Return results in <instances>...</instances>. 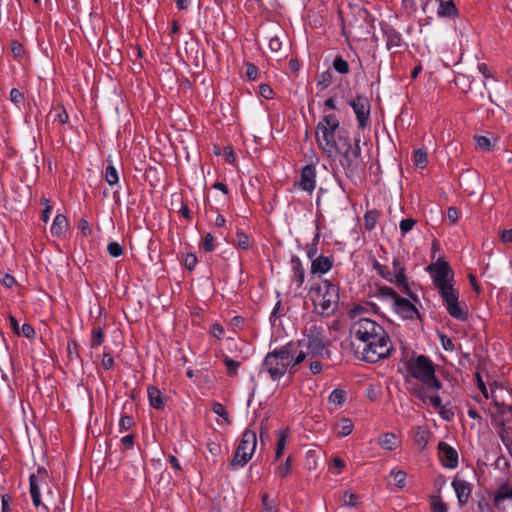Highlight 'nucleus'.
I'll list each match as a JSON object with an SVG mask.
<instances>
[{"label": "nucleus", "instance_id": "1", "mask_svg": "<svg viewBox=\"0 0 512 512\" xmlns=\"http://www.w3.org/2000/svg\"><path fill=\"white\" fill-rule=\"evenodd\" d=\"M350 345L354 356L368 363H377L391 355L390 337L375 320L360 317L350 326Z\"/></svg>", "mask_w": 512, "mask_h": 512}, {"label": "nucleus", "instance_id": "2", "mask_svg": "<svg viewBox=\"0 0 512 512\" xmlns=\"http://www.w3.org/2000/svg\"><path fill=\"white\" fill-rule=\"evenodd\" d=\"M302 342H288L268 352L261 364L259 375L266 374L269 379L278 382L287 372L293 374L295 367L306 358L305 350L300 349Z\"/></svg>", "mask_w": 512, "mask_h": 512}, {"label": "nucleus", "instance_id": "3", "mask_svg": "<svg viewBox=\"0 0 512 512\" xmlns=\"http://www.w3.org/2000/svg\"><path fill=\"white\" fill-rule=\"evenodd\" d=\"M339 155V162L348 178L358 176L362 167L361 147L359 140L351 142L347 135L338 133V146L335 156Z\"/></svg>", "mask_w": 512, "mask_h": 512}, {"label": "nucleus", "instance_id": "4", "mask_svg": "<svg viewBox=\"0 0 512 512\" xmlns=\"http://www.w3.org/2000/svg\"><path fill=\"white\" fill-rule=\"evenodd\" d=\"M346 133L340 130V121L335 114L325 115L317 124L315 138L319 147L328 157H334L338 146V133Z\"/></svg>", "mask_w": 512, "mask_h": 512}, {"label": "nucleus", "instance_id": "5", "mask_svg": "<svg viewBox=\"0 0 512 512\" xmlns=\"http://www.w3.org/2000/svg\"><path fill=\"white\" fill-rule=\"evenodd\" d=\"M408 373L419 380L428 390L439 391L441 382L436 378L433 362L425 355L411 357L406 362Z\"/></svg>", "mask_w": 512, "mask_h": 512}, {"label": "nucleus", "instance_id": "6", "mask_svg": "<svg viewBox=\"0 0 512 512\" xmlns=\"http://www.w3.org/2000/svg\"><path fill=\"white\" fill-rule=\"evenodd\" d=\"M314 310L322 316L334 313L339 302V288L329 280L322 281L312 293Z\"/></svg>", "mask_w": 512, "mask_h": 512}, {"label": "nucleus", "instance_id": "7", "mask_svg": "<svg viewBox=\"0 0 512 512\" xmlns=\"http://www.w3.org/2000/svg\"><path fill=\"white\" fill-rule=\"evenodd\" d=\"M342 29L346 36L366 40L374 31V20L366 9L358 8L353 11L347 24L343 21Z\"/></svg>", "mask_w": 512, "mask_h": 512}, {"label": "nucleus", "instance_id": "8", "mask_svg": "<svg viewBox=\"0 0 512 512\" xmlns=\"http://www.w3.org/2000/svg\"><path fill=\"white\" fill-rule=\"evenodd\" d=\"M427 270L433 278L435 287L438 289L440 295L455 291L452 285L454 272L450 265L446 261L438 260L435 263L430 264Z\"/></svg>", "mask_w": 512, "mask_h": 512}, {"label": "nucleus", "instance_id": "9", "mask_svg": "<svg viewBox=\"0 0 512 512\" xmlns=\"http://www.w3.org/2000/svg\"><path fill=\"white\" fill-rule=\"evenodd\" d=\"M257 446V435L254 429L248 427L242 435L235 455L231 461L233 467H243L252 458Z\"/></svg>", "mask_w": 512, "mask_h": 512}, {"label": "nucleus", "instance_id": "10", "mask_svg": "<svg viewBox=\"0 0 512 512\" xmlns=\"http://www.w3.org/2000/svg\"><path fill=\"white\" fill-rule=\"evenodd\" d=\"M348 104L355 113L359 129H365L370 119L371 104L369 99L366 96L357 95L355 98L351 99Z\"/></svg>", "mask_w": 512, "mask_h": 512}, {"label": "nucleus", "instance_id": "11", "mask_svg": "<svg viewBox=\"0 0 512 512\" xmlns=\"http://www.w3.org/2000/svg\"><path fill=\"white\" fill-rule=\"evenodd\" d=\"M448 313L455 319L466 321L468 319V308L465 303L458 300V292L452 291L441 296Z\"/></svg>", "mask_w": 512, "mask_h": 512}, {"label": "nucleus", "instance_id": "12", "mask_svg": "<svg viewBox=\"0 0 512 512\" xmlns=\"http://www.w3.org/2000/svg\"><path fill=\"white\" fill-rule=\"evenodd\" d=\"M298 342H302L300 349L303 347L306 348L307 357H329L330 352L328 350V343L326 338H313L310 340H299Z\"/></svg>", "mask_w": 512, "mask_h": 512}, {"label": "nucleus", "instance_id": "13", "mask_svg": "<svg viewBox=\"0 0 512 512\" xmlns=\"http://www.w3.org/2000/svg\"><path fill=\"white\" fill-rule=\"evenodd\" d=\"M49 478L48 472L45 467H38L37 472L30 475L29 484H30V494L33 501V504L36 507L41 505V495H40V482H47Z\"/></svg>", "mask_w": 512, "mask_h": 512}, {"label": "nucleus", "instance_id": "14", "mask_svg": "<svg viewBox=\"0 0 512 512\" xmlns=\"http://www.w3.org/2000/svg\"><path fill=\"white\" fill-rule=\"evenodd\" d=\"M438 450L439 459L444 467L454 469L458 466V453L452 446L441 441L438 444Z\"/></svg>", "mask_w": 512, "mask_h": 512}, {"label": "nucleus", "instance_id": "15", "mask_svg": "<svg viewBox=\"0 0 512 512\" xmlns=\"http://www.w3.org/2000/svg\"><path fill=\"white\" fill-rule=\"evenodd\" d=\"M310 195L316 186V170L313 165H306L301 170L300 180L295 184Z\"/></svg>", "mask_w": 512, "mask_h": 512}, {"label": "nucleus", "instance_id": "16", "mask_svg": "<svg viewBox=\"0 0 512 512\" xmlns=\"http://www.w3.org/2000/svg\"><path fill=\"white\" fill-rule=\"evenodd\" d=\"M451 485H452L453 489L455 490L459 505L463 506V505L467 504V502L471 496V492H472L471 484L465 480H460L458 478H455L452 481Z\"/></svg>", "mask_w": 512, "mask_h": 512}, {"label": "nucleus", "instance_id": "17", "mask_svg": "<svg viewBox=\"0 0 512 512\" xmlns=\"http://www.w3.org/2000/svg\"><path fill=\"white\" fill-rule=\"evenodd\" d=\"M393 307L395 311L405 319H412L418 311L416 307L407 299L398 296L393 301Z\"/></svg>", "mask_w": 512, "mask_h": 512}, {"label": "nucleus", "instance_id": "18", "mask_svg": "<svg viewBox=\"0 0 512 512\" xmlns=\"http://www.w3.org/2000/svg\"><path fill=\"white\" fill-rule=\"evenodd\" d=\"M404 267L398 259L393 260V271L388 272V276H384L390 282H395L397 286L403 287L407 292L409 290L407 279L404 274Z\"/></svg>", "mask_w": 512, "mask_h": 512}, {"label": "nucleus", "instance_id": "19", "mask_svg": "<svg viewBox=\"0 0 512 512\" xmlns=\"http://www.w3.org/2000/svg\"><path fill=\"white\" fill-rule=\"evenodd\" d=\"M426 387H420L417 389H414V394L417 398H419L424 404L429 403L433 408H435L437 411L443 406L440 396L438 395V391H434L433 394L427 393Z\"/></svg>", "mask_w": 512, "mask_h": 512}, {"label": "nucleus", "instance_id": "20", "mask_svg": "<svg viewBox=\"0 0 512 512\" xmlns=\"http://www.w3.org/2000/svg\"><path fill=\"white\" fill-rule=\"evenodd\" d=\"M333 266V258L328 256H317L311 262V273L312 274H325L327 273Z\"/></svg>", "mask_w": 512, "mask_h": 512}, {"label": "nucleus", "instance_id": "21", "mask_svg": "<svg viewBox=\"0 0 512 512\" xmlns=\"http://www.w3.org/2000/svg\"><path fill=\"white\" fill-rule=\"evenodd\" d=\"M290 266L292 271V280L297 283L298 287H301L305 280V269L300 258L298 256H292Z\"/></svg>", "mask_w": 512, "mask_h": 512}, {"label": "nucleus", "instance_id": "22", "mask_svg": "<svg viewBox=\"0 0 512 512\" xmlns=\"http://www.w3.org/2000/svg\"><path fill=\"white\" fill-rule=\"evenodd\" d=\"M69 228V222L65 215L57 214L51 226V234L56 237L63 236Z\"/></svg>", "mask_w": 512, "mask_h": 512}, {"label": "nucleus", "instance_id": "23", "mask_svg": "<svg viewBox=\"0 0 512 512\" xmlns=\"http://www.w3.org/2000/svg\"><path fill=\"white\" fill-rule=\"evenodd\" d=\"M383 32L386 38V48L389 51L402 46L401 34L397 32L394 28L386 27L383 30Z\"/></svg>", "mask_w": 512, "mask_h": 512}, {"label": "nucleus", "instance_id": "24", "mask_svg": "<svg viewBox=\"0 0 512 512\" xmlns=\"http://www.w3.org/2000/svg\"><path fill=\"white\" fill-rule=\"evenodd\" d=\"M506 499H512V486L508 483H503L498 487L494 494V506L501 509V505Z\"/></svg>", "mask_w": 512, "mask_h": 512}, {"label": "nucleus", "instance_id": "25", "mask_svg": "<svg viewBox=\"0 0 512 512\" xmlns=\"http://www.w3.org/2000/svg\"><path fill=\"white\" fill-rule=\"evenodd\" d=\"M437 13L440 17H455L458 11L453 0H439Z\"/></svg>", "mask_w": 512, "mask_h": 512}, {"label": "nucleus", "instance_id": "26", "mask_svg": "<svg viewBox=\"0 0 512 512\" xmlns=\"http://www.w3.org/2000/svg\"><path fill=\"white\" fill-rule=\"evenodd\" d=\"M147 393L150 405L155 409H162L164 403L162 400L161 391L155 386H149L147 389Z\"/></svg>", "mask_w": 512, "mask_h": 512}, {"label": "nucleus", "instance_id": "27", "mask_svg": "<svg viewBox=\"0 0 512 512\" xmlns=\"http://www.w3.org/2000/svg\"><path fill=\"white\" fill-rule=\"evenodd\" d=\"M353 427V423L349 418H341L335 425V431L339 437H345L351 434Z\"/></svg>", "mask_w": 512, "mask_h": 512}, {"label": "nucleus", "instance_id": "28", "mask_svg": "<svg viewBox=\"0 0 512 512\" xmlns=\"http://www.w3.org/2000/svg\"><path fill=\"white\" fill-rule=\"evenodd\" d=\"M289 438V430L284 429L279 431L277 436V444H276V451H275V459L278 460L284 453L287 441Z\"/></svg>", "mask_w": 512, "mask_h": 512}, {"label": "nucleus", "instance_id": "29", "mask_svg": "<svg viewBox=\"0 0 512 512\" xmlns=\"http://www.w3.org/2000/svg\"><path fill=\"white\" fill-rule=\"evenodd\" d=\"M494 402L495 405L499 408L500 413L503 415V427L507 429H512V425H510V422H512V406L504 404L500 405L496 400H494Z\"/></svg>", "mask_w": 512, "mask_h": 512}, {"label": "nucleus", "instance_id": "30", "mask_svg": "<svg viewBox=\"0 0 512 512\" xmlns=\"http://www.w3.org/2000/svg\"><path fill=\"white\" fill-rule=\"evenodd\" d=\"M380 445L386 450H394L398 446V439L393 433H385L380 439Z\"/></svg>", "mask_w": 512, "mask_h": 512}, {"label": "nucleus", "instance_id": "31", "mask_svg": "<svg viewBox=\"0 0 512 512\" xmlns=\"http://www.w3.org/2000/svg\"><path fill=\"white\" fill-rule=\"evenodd\" d=\"M379 218V212L375 209L367 211L364 215V226L366 230L371 231L376 227Z\"/></svg>", "mask_w": 512, "mask_h": 512}, {"label": "nucleus", "instance_id": "32", "mask_svg": "<svg viewBox=\"0 0 512 512\" xmlns=\"http://www.w3.org/2000/svg\"><path fill=\"white\" fill-rule=\"evenodd\" d=\"M413 161L418 168H425L428 163V154L423 149H416L413 152Z\"/></svg>", "mask_w": 512, "mask_h": 512}, {"label": "nucleus", "instance_id": "33", "mask_svg": "<svg viewBox=\"0 0 512 512\" xmlns=\"http://www.w3.org/2000/svg\"><path fill=\"white\" fill-rule=\"evenodd\" d=\"M50 116L53 117L54 121H58L60 124H66L69 120L68 113L63 106L56 107L50 113Z\"/></svg>", "mask_w": 512, "mask_h": 512}, {"label": "nucleus", "instance_id": "34", "mask_svg": "<svg viewBox=\"0 0 512 512\" xmlns=\"http://www.w3.org/2000/svg\"><path fill=\"white\" fill-rule=\"evenodd\" d=\"M328 400L329 403L340 406L346 400V392L341 389H335L330 393Z\"/></svg>", "mask_w": 512, "mask_h": 512}, {"label": "nucleus", "instance_id": "35", "mask_svg": "<svg viewBox=\"0 0 512 512\" xmlns=\"http://www.w3.org/2000/svg\"><path fill=\"white\" fill-rule=\"evenodd\" d=\"M304 340H310L313 338H325L324 329L322 326H317L316 324H312L309 328L306 329Z\"/></svg>", "mask_w": 512, "mask_h": 512}, {"label": "nucleus", "instance_id": "36", "mask_svg": "<svg viewBox=\"0 0 512 512\" xmlns=\"http://www.w3.org/2000/svg\"><path fill=\"white\" fill-rule=\"evenodd\" d=\"M235 244L241 249L248 250L251 246L250 238L243 231H237Z\"/></svg>", "mask_w": 512, "mask_h": 512}, {"label": "nucleus", "instance_id": "37", "mask_svg": "<svg viewBox=\"0 0 512 512\" xmlns=\"http://www.w3.org/2000/svg\"><path fill=\"white\" fill-rule=\"evenodd\" d=\"M342 504L347 507H354L358 504L359 496L353 492L345 491L341 497Z\"/></svg>", "mask_w": 512, "mask_h": 512}, {"label": "nucleus", "instance_id": "38", "mask_svg": "<svg viewBox=\"0 0 512 512\" xmlns=\"http://www.w3.org/2000/svg\"><path fill=\"white\" fill-rule=\"evenodd\" d=\"M223 362L227 368V373L231 376L238 375V368L240 367V362L235 361L228 356L223 357Z\"/></svg>", "mask_w": 512, "mask_h": 512}, {"label": "nucleus", "instance_id": "39", "mask_svg": "<svg viewBox=\"0 0 512 512\" xmlns=\"http://www.w3.org/2000/svg\"><path fill=\"white\" fill-rule=\"evenodd\" d=\"M105 180L111 186L118 183V181H119L118 172L113 165H108L106 167Z\"/></svg>", "mask_w": 512, "mask_h": 512}, {"label": "nucleus", "instance_id": "40", "mask_svg": "<svg viewBox=\"0 0 512 512\" xmlns=\"http://www.w3.org/2000/svg\"><path fill=\"white\" fill-rule=\"evenodd\" d=\"M414 441L419 447L424 448L428 443L427 431L418 427L414 435Z\"/></svg>", "mask_w": 512, "mask_h": 512}, {"label": "nucleus", "instance_id": "41", "mask_svg": "<svg viewBox=\"0 0 512 512\" xmlns=\"http://www.w3.org/2000/svg\"><path fill=\"white\" fill-rule=\"evenodd\" d=\"M333 68L340 74L349 72V64L341 56H336L333 61Z\"/></svg>", "mask_w": 512, "mask_h": 512}, {"label": "nucleus", "instance_id": "42", "mask_svg": "<svg viewBox=\"0 0 512 512\" xmlns=\"http://www.w3.org/2000/svg\"><path fill=\"white\" fill-rule=\"evenodd\" d=\"M104 341V332L101 327H95L92 330L91 346L97 347Z\"/></svg>", "mask_w": 512, "mask_h": 512}, {"label": "nucleus", "instance_id": "43", "mask_svg": "<svg viewBox=\"0 0 512 512\" xmlns=\"http://www.w3.org/2000/svg\"><path fill=\"white\" fill-rule=\"evenodd\" d=\"M291 472V457H287L286 461L279 465L276 469V474L280 477V478H285L286 476L289 475V473Z\"/></svg>", "mask_w": 512, "mask_h": 512}, {"label": "nucleus", "instance_id": "44", "mask_svg": "<svg viewBox=\"0 0 512 512\" xmlns=\"http://www.w3.org/2000/svg\"><path fill=\"white\" fill-rule=\"evenodd\" d=\"M416 220L413 219V218H407V219H403L401 220L400 222V231L402 233V235H405L407 234L408 232H410L413 227L416 225Z\"/></svg>", "mask_w": 512, "mask_h": 512}, {"label": "nucleus", "instance_id": "45", "mask_svg": "<svg viewBox=\"0 0 512 512\" xmlns=\"http://www.w3.org/2000/svg\"><path fill=\"white\" fill-rule=\"evenodd\" d=\"M391 476H393L395 482H396V486L399 487V488H403L405 486V480H406V472L403 471V470H398V471H394L392 470L391 471Z\"/></svg>", "mask_w": 512, "mask_h": 512}, {"label": "nucleus", "instance_id": "46", "mask_svg": "<svg viewBox=\"0 0 512 512\" xmlns=\"http://www.w3.org/2000/svg\"><path fill=\"white\" fill-rule=\"evenodd\" d=\"M212 411L217 414L218 416L222 417L226 422H230L229 420V415L224 407V405H222L221 403L219 402H214L213 405H212Z\"/></svg>", "mask_w": 512, "mask_h": 512}, {"label": "nucleus", "instance_id": "47", "mask_svg": "<svg viewBox=\"0 0 512 512\" xmlns=\"http://www.w3.org/2000/svg\"><path fill=\"white\" fill-rule=\"evenodd\" d=\"M262 506L265 512H278L277 506L272 500L269 499L268 494L262 495Z\"/></svg>", "mask_w": 512, "mask_h": 512}, {"label": "nucleus", "instance_id": "48", "mask_svg": "<svg viewBox=\"0 0 512 512\" xmlns=\"http://www.w3.org/2000/svg\"><path fill=\"white\" fill-rule=\"evenodd\" d=\"M107 251L112 257H119L123 254V248L118 242H110L107 246Z\"/></svg>", "mask_w": 512, "mask_h": 512}, {"label": "nucleus", "instance_id": "49", "mask_svg": "<svg viewBox=\"0 0 512 512\" xmlns=\"http://www.w3.org/2000/svg\"><path fill=\"white\" fill-rule=\"evenodd\" d=\"M215 238L211 233H207L203 237V249L206 252H211L215 249Z\"/></svg>", "mask_w": 512, "mask_h": 512}, {"label": "nucleus", "instance_id": "50", "mask_svg": "<svg viewBox=\"0 0 512 512\" xmlns=\"http://www.w3.org/2000/svg\"><path fill=\"white\" fill-rule=\"evenodd\" d=\"M318 241H319V236L316 235L313 239V242L308 246V249H307V257L311 260V262L313 261V259H315L317 257V245H318Z\"/></svg>", "mask_w": 512, "mask_h": 512}, {"label": "nucleus", "instance_id": "51", "mask_svg": "<svg viewBox=\"0 0 512 512\" xmlns=\"http://www.w3.org/2000/svg\"><path fill=\"white\" fill-rule=\"evenodd\" d=\"M438 413L440 414L442 419L446 421H451L455 415L453 409L451 407H448V405L441 406V408L438 410Z\"/></svg>", "mask_w": 512, "mask_h": 512}, {"label": "nucleus", "instance_id": "52", "mask_svg": "<svg viewBox=\"0 0 512 512\" xmlns=\"http://www.w3.org/2000/svg\"><path fill=\"white\" fill-rule=\"evenodd\" d=\"M475 140H476L477 146L481 150H483V151L490 150V148H491V141H490V139L488 137H486V136H476Z\"/></svg>", "mask_w": 512, "mask_h": 512}, {"label": "nucleus", "instance_id": "53", "mask_svg": "<svg viewBox=\"0 0 512 512\" xmlns=\"http://www.w3.org/2000/svg\"><path fill=\"white\" fill-rule=\"evenodd\" d=\"M196 264H197V257L194 254L188 253L185 255L184 265L188 270L192 271L195 268Z\"/></svg>", "mask_w": 512, "mask_h": 512}, {"label": "nucleus", "instance_id": "54", "mask_svg": "<svg viewBox=\"0 0 512 512\" xmlns=\"http://www.w3.org/2000/svg\"><path fill=\"white\" fill-rule=\"evenodd\" d=\"M282 48V41L280 40V38L275 35V36H272L270 39H269V49L272 51V52H279Z\"/></svg>", "mask_w": 512, "mask_h": 512}, {"label": "nucleus", "instance_id": "55", "mask_svg": "<svg viewBox=\"0 0 512 512\" xmlns=\"http://www.w3.org/2000/svg\"><path fill=\"white\" fill-rule=\"evenodd\" d=\"M20 334L24 335L28 339H32L35 337V329L32 325L25 323L20 328Z\"/></svg>", "mask_w": 512, "mask_h": 512}, {"label": "nucleus", "instance_id": "56", "mask_svg": "<svg viewBox=\"0 0 512 512\" xmlns=\"http://www.w3.org/2000/svg\"><path fill=\"white\" fill-rule=\"evenodd\" d=\"M134 425V419L131 416H122L120 419L119 426L123 430H129Z\"/></svg>", "mask_w": 512, "mask_h": 512}, {"label": "nucleus", "instance_id": "57", "mask_svg": "<svg viewBox=\"0 0 512 512\" xmlns=\"http://www.w3.org/2000/svg\"><path fill=\"white\" fill-rule=\"evenodd\" d=\"M432 512H447L446 505L441 501L440 498H434L432 501Z\"/></svg>", "mask_w": 512, "mask_h": 512}, {"label": "nucleus", "instance_id": "58", "mask_svg": "<svg viewBox=\"0 0 512 512\" xmlns=\"http://www.w3.org/2000/svg\"><path fill=\"white\" fill-rule=\"evenodd\" d=\"M380 293L382 296L390 298L392 301H394L399 296L394 289L387 286L381 287Z\"/></svg>", "mask_w": 512, "mask_h": 512}, {"label": "nucleus", "instance_id": "59", "mask_svg": "<svg viewBox=\"0 0 512 512\" xmlns=\"http://www.w3.org/2000/svg\"><path fill=\"white\" fill-rule=\"evenodd\" d=\"M259 93L260 95L265 99H271L273 97V90L272 88L267 84H262L259 87Z\"/></svg>", "mask_w": 512, "mask_h": 512}, {"label": "nucleus", "instance_id": "60", "mask_svg": "<svg viewBox=\"0 0 512 512\" xmlns=\"http://www.w3.org/2000/svg\"><path fill=\"white\" fill-rule=\"evenodd\" d=\"M441 344L444 350L446 351H453L454 350V343L451 338H449L446 335L440 336Z\"/></svg>", "mask_w": 512, "mask_h": 512}, {"label": "nucleus", "instance_id": "61", "mask_svg": "<svg viewBox=\"0 0 512 512\" xmlns=\"http://www.w3.org/2000/svg\"><path fill=\"white\" fill-rule=\"evenodd\" d=\"M101 364L105 370H109L114 366V359L109 353H105Z\"/></svg>", "mask_w": 512, "mask_h": 512}, {"label": "nucleus", "instance_id": "62", "mask_svg": "<svg viewBox=\"0 0 512 512\" xmlns=\"http://www.w3.org/2000/svg\"><path fill=\"white\" fill-rule=\"evenodd\" d=\"M447 218L451 223H456L459 219V211L455 207H449L447 210Z\"/></svg>", "mask_w": 512, "mask_h": 512}, {"label": "nucleus", "instance_id": "63", "mask_svg": "<svg viewBox=\"0 0 512 512\" xmlns=\"http://www.w3.org/2000/svg\"><path fill=\"white\" fill-rule=\"evenodd\" d=\"M23 99H24V96H23V94L18 89L13 88L10 91V100L12 102L20 103V102L23 101Z\"/></svg>", "mask_w": 512, "mask_h": 512}, {"label": "nucleus", "instance_id": "64", "mask_svg": "<svg viewBox=\"0 0 512 512\" xmlns=\"http://www.w3.org/2000/svg\"><path fill=\"white\" fill-rule=\"evenodd\" d=\"M500 239L504 244L512 243V229L503 230L500 234Z\"/></svg>", "mask_w": 512, "mask_h": 512}]
</instances>
